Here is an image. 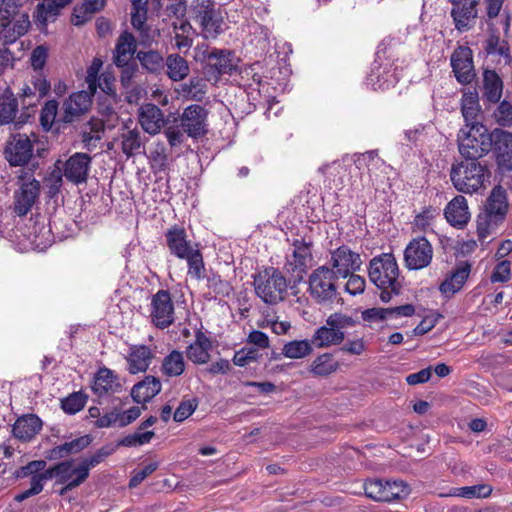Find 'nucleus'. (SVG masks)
Masks as SVG:
<instances>
[{"mask_svg": "<svg viewBox=\"0 0 512 512\" xmlns=\"http://www.w3.org/2000/svg\"><path fill=\"white\" fill-rule=\"evenodd\" d=\"M491 131L480 122L461 128L457 135V146L464 160L483 161L491 152Z\"/></svg>", "mask_w": 512, "mask_h": 512, "instance_id": "2", "label": "nucleus"}, {"mask_svg": "<svg viewBox=\"0 0 512 512\" xmlns=\"http://www.w3.org/2000/svg\"><path fill=\"white\" fill-rule=\"evenodd\" d=\"M388 501L391 502L406 497L409 494V487L403 481L387 480Z\"/></svg>", "mask_w": 512, "mask_h": 512, "instance_id": "63", "label": "nucleus"}, {"mask_svg": "<svg viewBox=\"0 0 512 512\" xmlns=\"http://www.w3.org/2000/svg\"><path fill=\"white\" fill-rule=\"evenodd\" d=\"M480 111L479 95L476 89L465 92L461 99V112L466 125L477 122V116Z\"/></svg>", "mask_w": 512, "mask_h": 512, "instance_id": "42", "label": "nucleus"}, {"mask_svg": "<svg viewBox=\"0 0 512 512\" xmlns=\"http://www.w3.org/2000/svg\"><path fill=\"white\" fill-rule=\"evenodd\" d=\"M166 75L174 82L184 80L190 72L188 61L178 53L169 54L164 62Z\"/></svg>", "mask_w": 512, "mask_h": 512, "instance_id": "34", "label": "nucleus"}, {"mask_svg": "<svg viewBox=\"0 0 512 512\" xmlns=\"http://www.w3.org/2000/svg\"><path fill=\"white\" fill-rule=\"evenodd\" d=\"M292 255L286 257L284 269L290 275L289 282L292 287L300 284L313 261V242L305 238L294 239L292 242Z\"/></svg>", "mask_w": 512, "mask_h": 512, "instance_id": "9", "label": "nucleus"}, {"mask_svg": "<svg viewBox=\"0 0 512 512\" xmlns=\"http://www.w3.org/2000/svg\"><path fill=\"white\" fill-rule=\"evenodd\" d=\"M368 276L377 288L390 287L396 295L401 293L402 286L397 280L399 268L393 254L383 253L372 258L369 263Z\"/></svg>", "mask_w": 512, "mask_h": 512, "instance_id": "7", "label": "nucleus"}, {"mask_svg": "<svg viewBox=\"0 0 512 512\" xmlns=\"http://www.w3.org/2000/svg\"><path fill=\"white\" fill-rule=\"evenodd\" d=\"M58 113V102L56 100H49L41 109L40 113V124L44 131H50L54 125L56 130L59 131L61 128H65L67 124L59 123L57 118Z\"/></svg>", "mask_w": 512, "mask_h": 512, "instance_id": "46", "label": "nucleus"}, {"mask_svg": "<svg viewBox=\"0 0 512 512\" xmlns=\"http://www.w3.org/2000/svg\"><path fill=\"white\" fill-rule=\"evenodd\" d=\"M478 5V0H461L453 4L450 14L459 32L468 31L474 26L478 16Z\"/></svg>", "mask_w": 512, "mask_h": 512, "instance_id": "22", "label": "nucleus"}, {"mask_svg": "<svg viewBox=\"0 0 512 512\" xmlns=\"http://www.w3.org/2000/svg\"><path fill=\"white\" fill-rule=\"evenodd\" d=\"M451 66L460 84H470L476 77L472 51L469 47H459L451 56Z\"/></svg>", "mask_w": 512, "mask_h": 512, "instance_id": "19", "label": "nucleus"}, {"mask_svg": "<svg viewBox=\"0 0 512 512\" xmlns=\"http://www.w3.org/2000/svg\"><path fill=\"white\" fill-rule=\"evenodd\" d=\"M72 0H42L33 12V19L40 31H46L49 23L55 22L61 15L62 10Z\"/></svg>", "mask_w": 512, "mask_h": 512, "instance_id": "20", "label": "nucleus"}, {"mask_svg": "<svg viewBox=\"0 0 512 512\" xmlns=\"http://www.w3.org/2000/svg\"><path fill=\"white\" fill-rule=\"evenodd\" d=\"M92 157L86 153L76 152L63 164V175L71 183H86L91 168Z\"/></svg>", "mask_w": 512, "mask_h": 512, "instance_id": "17", "label": "nucleus"}, {"mask_svg": "<svg viewBox=\"0 0 512 512\" xmlns=\"http://www.w3.org/2000/svg\"><path fill=\"white\" fill-rule=\"evenodd\" d=\"M151 359L152 354L149 347L145 345L131 347L130 353L127 357L129 372L131 374L145 372L150 365Z\"/></svg>", "mask_w": 512, "mask_h": 512, "instance_id": "35", "label": "nucleus"}, {"mask_svg": "<svg viewBox=\"0 0 512 512\" xmlns=\"http://www.w3.org/2000/svg\"><path fill=\"white\" fill-rule=\"evenodd\" d=\"M34 146L26 134L13 135L4 149L5 159L11 166H25L33 156Z\"/></svg>", "mask_w": 512, "mask_h": 512, "instance_id": "13", "label": "nucleus"}, {"mask_svg": "<svg viewBox=\"0 0 512 512\" xmlns=\"http://www.w3.org/2000/svg\"><path fill=\"white\" fill-rule=\"evenodd\" d=\"M180 92L184 97L201 101L206 94L205 80L200 77H191L188 82L181 84Z\"/></svg>", "mask_w": 512, "mask_h": 512, "instance_id": "49", "label": "nucleus"}, {"mask_svg": "<svg viewBox=\"0 0 512 512\" xmlns=\"http://www.w3.org/2000/svg\"><path fill=\"white\" fill-rule=\"evenodd\" d=\"M365 495L377 502H387L388 494L386 492L387 489V480L384 481L382 479H369L364 485Z\"/></svg>", "mask_w": 512, "mask_h": 512, "instance_id": "51", "label": "nucleus"}, {"mask_svg": "<svg viewBox=\"0 0 512 512\" xmlns=\"http://www.w3.org/2000/svg\"><path fill=\"white\" fill-rule=\"evenodd\" d=\"M121 148L127 158L144 152V141L138 129L128 130L121 134Z\"/></svg>", "mask_w": 512, "mask_h": 512, "instance_id": "39", "label": "nucleus"}, {"mask_svg": "<svg viewBox=\"0 0 512 512\" xmlns=\"http://www.w3.org/2000/svg\"><path fill=\"white\" fill-rule=\"evenodd\" d=\"M215 10L216 7L213 0H193L191 4V12L198 22L202 19L205 20Z\"/></svg>", "mask_w": 512, "mask_h": 512, "instance_id": "59", "label": "nucleus"}, {"mask_svg": "<svg viewBox=\"0 0 512 512\" xmlns=\"http://www.w3.org/2000/svg\"><path fill=\"white\" fill-rule=\"evenodd\" d=\"M41 419L35 414H27L19 417L12 426V434L21 441H30L40 432Z\"/></svg>", "mask_w": 512, "mask_h": 512, "instance_id": "29", "label": "nucleus"}, {"mask_svg": "<svg viewBox=\"0 0 512 512\" xmlns=\"http://www.w3.org/2000/svg\"><path fill=\"white\" fill-rule=\"evenodd\" d=\"M503 80L495 70L484 69L482 99L490 104H497L503 94Z\"/></svg>", "mask_w": 512, "mask_h": 512, "instance_id": "30", "label": "nucleus"}, {"mask_svg": "<svg viewBox=\"0 0 512 512\" xmlns=\"http://www.w3.org/2000/svg\"><path fill=\"white\" fill-rule=\"evenodd\" d=\"M155 436L153 430L145 431V432H137L135 431L133 434H129L122 439L118 440L116 444V449L118 447H137L148 444Z\"/></svg>", "mask_w": 512, "mask_h": 512, "instance_id": "55", "label": "nucleus"}, {"mask_svg": "<svg viewBox=\"0 0 512 512\" xmlns=\"http://www.w3.org/2000/svg\"><path fill=\"white\" fill-rule=\"evenodd\" d=\"M171 123L165 125L164 134L167 138V141L170 147L180 146L184 142V131L182 130L180 124L178 125V118L174 115L171 117Z\"/></svg>", "mask_w": 512, "mask_h": 512, "instance_id": "56", "label": "nucleus"}, {"mask_svg": "<svg viewBox=\"0 0 512 512\" xmlns=\"http://www.w3.org/2000/svg\"><path fill=\"white\" fill-rule=\"evenodd\" d=\"M150 319L151 323L159 329H166L174 323L175 307L168 290L160 289L152 296Z\"/></svg>", "mask_w": 512, "mask_h": 512, "instance_id": "10", "label": "nucleus"}, {"mask_svg": "<svg viewBox=\"0 0 512 512\" xmlns=\"http://www.w3.org/2000/svg\"><path fill=\"white\" fill-rule=\"evenodd\" d=\"M40 192V183L36 179L22 182L14 195V211L18 216H25L33 207Z\"/></svg>", "mask_w": 512, "mask_h": 512, "instance_id": "23", "label": "nucleus"}, {"mask_svg": "<svg viewBox=\"0 0 512 512\" xmlns=\"http://www.w3.org/2000/svg\"><path fill=\"white\" fill-rule=\"evenodd\" d=\"M115 451L116 447L106 445L98 449L93 455L84 458L81 461V474L87 479L89 477L90 469L101 463L106 457L110 456Z\"/></svg>", "mask_w": 512, "mask_h": 512, "instance_id": "50", "label": "nucleus"}, {"mask_svg": "<svg viewBox=\"0 0 512 512\" xmlns=\"http://www.w3.org/2000/svg\"><path fill=\"white\" fill-rule=\"evenodd\" d=\"M150 162L154 173L165 172L168 169V156L162 144L151 152Z\"/></svg>", "mask_w": 512, "mask_h": 512, "instance_id": "62", "label": "nucleus"}, {"mask_svg": "<svg viewBox=\"0 0 512 512\" xmlns=\"http://www.w3.org/2000/svg\"><path fill=\"white\" fill-rule=\"evenodd\" d=\"M87 399L88 397L85 393L81 391L73 392L61 400V408L65 413L74 415L84 408Z\"/></svg>", "mask_w": 512, "mask_h": 512, "instance_id": "52", "label": "nucleus"}, {"mask_svg": "<svg viewBox=\"0 0 512 512\" xmlns=\"http://www.w3.org/2000/svg\"><path fill=\"white\" fill-rule=\"evenodd\" d=\"M164 237L169 253L178 259H184L191 250L199 245L188 238L184 227L176 224L165 231Z\"/></svg>", "mask_w": 512, "mask_h": 512, "instance_id": "18", "label": "nucleus"}, {"mask_svg": "<svg viewBox=\"0 0 512 512\" xmlns=\"http://www.w3.org/2000/svg\"><path fill=\"white\" fill-rule=\"evenodd\" d=\"M483 48L487 55L502 56L507 64L512 60L509 44L506 40H501L497 29L490 30Z\"/></svg>", "mask_w": 512, "mask_h": 512, "instance_id": "37", "label": "nucleus"}, {"mask_svg": "<svg viewBox=\"0 0 512 512\" xmlns=\"http://www.w3.org/2000/svg\"><path fill=\"white\" fill-rule=\"evenodd\" d=\"M185 365L182 352L173 350L164 357L161 370L168 377H177L184 373Z\"/></svg>", "mask_w": 512, "mask_h": 512, "instance_id": "44", "label": "nucleus"}, {"mask_svg": "<svg viewBox=\"0 0 512 512\" xmlns=\"http://www.w3.org/2000/svg\"><path fill=\"white\" fill-rule=\"evenodd\" d=\"M198 406L196 399L183 400L176 408L173 419L175 422H183L193 414Z\"/></svg>", "mask_w": 512, "mask_h": 512, "instance_id": "64", "label": "nucleus"}, {"mask_svg": "<svg viewBox=\"0 0 512 512\" xmlns=\"http://www.w3.org/2000/svg\"><path fill=\"white\" fill-rule=\"evenodd\" d=\"M471 272V264L461 262L445 280L440 284L439 291L446 298H451L459 292L466 283Z\"/></svg>", "mask_w": 512, "mask_h": 512, "instance_id": "25", "label": "nucleus"}, {"mask_svg": "<svg viewBox=\"0 0 512 512\" xmlns=\"http://www.w3.org/2000/svg\"><path fill=\"white\" fill-rule=\"evenodd\" d=\"M160 391V380L154 376H146L142 381L133 386L131 397L134 402L145 404L159 394Z\"/></svg>", "mask_w": 512, "mask_h": 512, "instance_id": "32", "label": "nucleus"}, {"mask_svg": "<svg viewBox=\"0 0 512 512\" xmlns=\"http://www.w3.org/2000/svg\"><path fill=\"white\" fill-rule=\"evenodd\" d=\"M199 24L202 28L203 36L206 39H216L223 32V18L217 9L214 13H211L209 17H206L205 20H200Z\"/></svg>", "mask_w": 512, "mask_h": 512, "instance_id": "48", "label": "nucleus"}, {"mask_svg": "<svg viewBox=\"0 0 512 512\" xmlns=\"http://www.w3.org/2000/svg\"><path fill=\"white\" fill-rule=\"evenodd\" d=\"M81 463L77 467H73V460H64L56 464L57 484L71 482L74 477L81 475Z\"/></svg>", "mask_w": 512, "mask_h": 512, "instance_id": "54", "label": "nucleus"}, {"mask_svg": "<svg viewBox=\"0 0 512 512\" xmlns=\"http://www.w3.org/2000/svg\"><path fill=\"white\" fill-rule=\"evenodd\" d=\"M183 260L187 261L188 272L195 279H201L205 270L202 253L199 249V245L191 250Z\"/></svg>", "mask_w": 512, "mask_h": 512, "instance_id": "53", "label": "nucleus"}, {"mask_svg": "<svg viewBox=\"0 0 512 512\" xmlns=\"http://www.w3.org/2000/svg\"><path fill=\"white\" fill-rule=\"evenodd\" d=\"M18 112V100L13 92L7 88L0 95V125L13 122Z\"/></svg>", "mask_w": 512, "mask_h": 512, "instance_id": "40", "label": "nucleus"}, {"mask_svg": "<svg viewBox=\"0 0 512 512\" xmlns=\"http://www.w3.org/2000/svg\"><path fill=\"white\" fill-rule=\"evenodd\" d=\"M106 0H85V2L75 7L71 16V23L75 26L83 25L91 16L100 11Z\"/></svg>", "mask_w": 512, "mask_h": 512, "instance_id": "41", "label": "nucleus"}, {"mask_svg": "<svg viewBox=\"0 0 512 512\" xmlns=\"http://www.w3.org/2000/svg\"><path fill=\"white\" fill-rule=\"evenodd\" d=\"M92 99L88 92L79 91L71 94L68 99L63 102L62 114L58 122L64 124H72L78 121L81 116L86 114L91 107Z\"/></svg>", "mask_w": 512, "mask_h": 512, "instance_id": "16", "label": "nucleus"}, {"mask_svg": "<svg viewBox=\"0 0 512 512\" xmlns=\"http://www.w3.org/2000/svg\"><path fill=\"white\" fill-rule=\"evenodd\" d=\"M433 259V247L423 236L412 239L404 250V262L409 270L428 267Z\"/></svg>", "mask_w": 512, "mask_h": 512, "instance_id": "11", "label": "nucleus"}, {"mask_svg": "<svg viewBox=\"0 0 512 512\" xmlns=\"http://www.w3.org/2000/svg\"><path fill=\"white\" fill-rule=\"evenodd\" d=\"M313 345L312 339L289 341L283 345L282 354L290 359H302L313 352Z\"/></svg>", "mask_w": 512, "mask_h": 512, "instance_id": "45", "label": "nucleus"}, {"mask_svg": "<svg viewBox=\"0 0 512 512\" xmlns=\"http://www.w3.org/2000/svg\"><path fill=\"white\" fill-rule=\"evenodd\" d=\"M136 58L139 60L143 69L149 73L160 74L164 70L165 59L158 51H138Z\"/></svg>", "mask_w": 512, "mask_h": 512, "instance_id": "43", "label": "nucleus"}, {"mask_svg": "<svg viewBox=\"0 0 512 512\" xmlns=\"http://www.w3.org/2000/svg\"><path fill=\"white\" fill-rule=\"evenodd\" d=\"M392 42V39H383L377 47L375 60L366 78V83L374 90H387L398 82Z\"/></svg>", "mask_w": 512, "mask_h": 512, "instance_id": "3", "label": "nucleus"}, {"mask_svg": "<svg viewBox=\"0 0 512 512\" xmlns=\"http://www.w3.org/2000/svg\"><path fill=\"white\" fill-rule=\"evenodd\" d=\"M508 208L509 204L506 190L501 185L494 186L487 199V216L490 219H494L495 223L503 221L508 212Z\"/></svg>", "mask_w": 512, "mask_h": 512, "instance_id": "26", "label": "nucleus"}, {"mask_svg": "<svg viewBox=\"0 0 512 512\" xmlns=\"http://www.w3.org/2000/svg\"><path fill=\"white\" fill-rule=\"evenodd\" d=\"M492 492V488L489 485L479 484L474 486H465L456 489L453 495L464 497V498H485L488 497Z\"/></svg>", "mask_w": 512, "mask_h": 512, "instance_id": "57", "label": "nucleus"}, {"mask_svg": "<svg viewBox=\"0 0 512 512\" xmlns=\"http://www.w3.org/2000/svg\"><path fill=\"white\" fill-rule=\"evenodd\" d=\"M491 177L487 161L462 160L454 163L450 170V179L459 192L477 193L485 188V182Z\"/></svg>", "mask_w": 512, "mask_h": 512, "instance_id": "1", "label": "nucleus"}, {"mask_svg": "<svg viewBox=\"0 0 512 512\" xmlns=\"http://www.w3.org/2000/svg\"><path fill=\"white\" fill-rule=\"evenodd\" d=\"M212 347V340L198 329L195 332V341L186 349L187 358L194 364H206L210 360L209 351Z\"/></svg>", "mask_w": 512, "mask_h": 512, "instance_id": "28", "label": "nucleus"}, {"mask_svg": "<svg viewBox=\"0 0 512 512\" xmlns=\"http://www.w3.org/2000/svg\"><path fill=\"white\" fill-rule=\"evenodd\" d=\"M331 268L334 275L339 278H347L351 272L360 269L362 264L360 255L353 252L348 246L342 245L331 252Z\"/></svg>", "mask_w": 512, "mask_h": 512, "instance_id": "15", "label": "nucleus"}, {"mask_svg": "<svg viewBox=\"0 0 512 512\" xmlns=\"http://www.w3.org/2000/svg\"><path fill=\"white\" fill-rule=\"evenodd\" d=\"M117 376L114 372L106 367L100 368L94 376L93 384L91 386L92 391L99 397L107 394L110 391H115L116 388L120 387V384L115 383Z\"/></svg>", "mask_w": 512, "mask_h": 512, "instance_id": "36", "label": "nucleus"}, {"mask_svg": "<svg viewBox=\"0 0 512 512\" xmlns=\"http://www.w3.org/2000/svg\"><path fill=\"white\" fill-rule=\"evenodd\" d=\"M20 0H0V30L5 42L13 43L30 28L28 12L21 11Z\"/></svg>", "mask_w": 512, "mask_h": 512, "instance_id": "5", "label": "nucleus"}, {"mask_svg": "<svg viewBox=\"0 0 512 512\" xmlns=\"http://www.w3.org/2000/svg\"><path fill=\"white\" fill-rule=\"evenodd\" d=\"M446 220L456 228H463L470 219L467 200L464 196L454 197L445 207Z\"/></svg>", "mask_w": 512, "mask_h": 512, "instance_id": "27", "label": "nucleus"}, {"mask_svg": "<svg viewBox=\"0 0 512 512\" xmlns=\"http://www.w3.org/2000/svg\"><path fill=\"white\" fill-rule=\"evenodd\" d=\"M491 151L499 168L512 170V133L502 128L491 131Z\"/></svg>", "mask_w": 512, "mask_h": 512, "instance_id": "14", "label": "nucleus"}, {"mask_svg": "<svg viewBox=\"0 0 512 512\" xmlns=\"http://www.w3.org/2000/svg\"><path fill=\"white\" fill-rule=\"evenodd\" d=\"M208 111L201 105L191 104L177 117L182 130L191 138L198 139L207 132Z\"/></svg>", "mask_w": 512, "mask_h": 512, "instance_id": "12", "label": "nucleus"}, {"mask_svg": "<svg viewBox=\"0 0 512 512\" xmlns=\"http://www.w3.org/2000/svg\"><path fill=\"white\" fill-rule=\"evenodd\" d=\"M137 49V43L134 35L128 31H123L116 42L113 52V62L115 65L131 61L130 58Z\"/></svg>", "mask_w": 512, "mask_h": 512, "instance_id": "33", "label": "nucleus"}, {"mask_svg": "<svg viewBox=\"0 0 512 512\" xmlns=\"http://www.w3.org/2000/svg\"><path fill=\"white\" fill-rule=\"evenodd\" d=\"M172 114L164 117L163 111L153 103H147L139 109V122L145 132L156 135L165 126L171 123Z\"/></svg>", "mask_w": 512, "mask_h": 512, "instance_id": "21", "label": "nucleus"}, {"mask_svg": "<svg viewBox=\"0 0 512 512\" xmlns=\"http://www.w3.org/2000/svg\"><path fill=\"white\" fill-rule=\"evenodd\" d=\"M91 442L92 437L90 435L78 437L48 450L46 452V459L50 461L59 460L68 457L71 454L79 453L88 447Z\"/></svg>", "mask_w": 512, "mask_h": 512, "instance_id": "31", "label": "nucleus"}, {"mask_svg": "<svg viewBox=\"0 0 512 512\" xmlns=\"http://www.w3.org/2000/svg\"><path fill=\"white\" fill-rule=\"evenodd\" d=\"M253 284L256 295L265 304L275 305L285 299L291 283L278 268L271 266L254 274Z\"/></svg>", "mask_w": 512, "mask_h": 512, "instance_id": "4", "label": "nucleus"}, {"mask_svg": "<svg viewBox=\"0 0 512 512\" xmlns=\"http://www.w3.org/2000/svg\"><path fill=\"white\" fill-rule=\"evenodd\" d=\"M493 112L495 122L501 127H510L512 125V104L503 100Z\"/></svg>", "mask_w": 512, "mask_h": 512, "instance_id": "58", "label": "nucleus"}, {"mask_svg": "<svg viewBox=\"0 0 512 512\" xmlns=\"http://www.w3.org/2000/svg\"><path fill=\"white\" fill-rule=\"evenodd\" d=\"M337 368L338 363L333 359V355L324 353L314 359L310 372L315 376L325 377L335 372Z\"/></svg>", "mask_w": 512, "mask_h": 512, "instance_id": "47", "label": "nucleus"}, {"mask_svg": "<svg viewBox=\"0 0 512 512\" xmlns=\"http://www.w3.org/2000/svg\"><path fill=\"white\" fill-rule=\"evenodd\" d=\"M203 70L206 80L218 82L222 75H232L237 70L235 53L229 49L206 47L202 51Z\"/></svg>", "mask_w": 512, "mask_h": 512, "instance_id": "8", "label": "nucleus"}, {"mask_svg": "<svg viewBox=\"0 0 512 512\" xmlns=\"http://www.w3.org/2000/svg\"><path fill=\"white\" fill-rule=\"evenodd\" d=\"M414 313L415 307L412 304L388 308L373 307L362 312V319L367 322H379L386 319L411 317Z\"/></svg>", "mask_w": 512, "mask_h": 512, "instance_id": "24", "label": "nucleus"}, {"mask_svg": "<svg viewBox=\"0 0 512 512\" xmlns=\"http://www.w3.org/2000/svg\"><path fill=\"white\" fill-rule=\"evenodd\" d=\"M345 338L344 332L328 326L319 327L312 336V343L317 348H325L332 345H339Z\"/></svg>", "mask_w": 512, "mask_h": 512, "instance_id": "38", "label": "nucleus"}, {"mask_svg": "<svg viewBox=\"0 0 512 512\" xmlns=\"http://www.w3.org/2000/svg\"><path fill=\"white\" fill-rule=\"evenodd\" d=\"M326 324L340 332H344V329L354 327L357 324V320L352 316L336 312L328 316Z\"/></svg>", "mask_w": 512, "mask_h": 512, "instance_id": "60", "label": "nucleus"}, {"mask_svg": "<svg viewBox=\"0 0 512 512\" xmlns=\"http://www.w3.org/2000/svg\"><path fill=\"white\" fill-rule=\"evenodd\" d=\"M207 283L209 289L221 297H229L233 291L232 285L228 281L223 280L218 274L208 277Z\"/></svg>", "mask_w": 512, "mask_h": 512, "instance_id": "61", "label": "nucleus"}, {"mask_svg": "<svg viewBox=\"0 0 512 512\" xmlns=\"http://www.w3.org/2000/svg\"><path fill=\"white\" fill-rule=\"evenodd\" d=\"M333 269L323 265L316 268L309 276V293L311 298L321 306L332 307L342 299L337 291Z\"/></svg>", "mask_w": 512, "mask_h": 512, "instance_id": "6", "label": "nucleus"}]
</instances>
